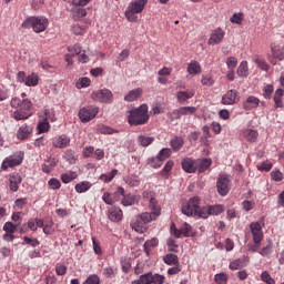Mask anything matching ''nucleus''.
<instances>
[{
	"mask_svg": "<svg viewBox=\"0 0 284 284\" xmlns=\"http://www.w3.org/2000/svg\"><path fill=\"white\" fill-rule=\"evenodd\" d=\"M145 6H148V0L131 1L124 13L128 21L136 23L139 21V17H136V14H141V12L145 10Z\"/></svg>",
	"mask_w": 284,
	"mask_h": 284,
	"instance_id": "7ed1b4c3",
	"label": "nucleus"
},
{
	"mask_svg": "<svg viewBox=\"0 0 284 284\" xmlns=\"http://www.w3.org/2000/svg\"><path fill=\"white\" fill-rule=\"evenodd\" d=\"M229 278L226 273H217L214 275V282L216 284H227Z\"/></svg>",
	"mask_w": 284,
	"mask_h": 284,
	"instance_id": "09e8293b",
	"label": "nucleus"
},
{
	"mask_svg": "<svg viewBox=\"0 0 284 284\" xmlns=\"http://www.w3.org/2000/svg\"><path fill=\"white\" fill-rule=\"evenodd\" d=\"M163 262L165 263V265H181V263L179 262V255L173 253L166 254L163 257Z\"/></svg>",
	"mask_w": 284,
	"mask_h": 284,
	"instance_id": "2f4dec72",
	"label": "nucleus"
},
{
	"mask_svg": "<svg viewBox=\"0 0 284 284\" xmlns=\"http://www.w3.org/2000/svg\"><path fill=\"white\" fill-rule=\"evenodd\" d=\"M122 205H124V207H130V205H135V203H139V196L134 195V194H126L125 193L122 195Z\"/></svg>",
	"mask_w": 284,
	"mask_h": 284,
	"instance_id": "b1692460",
	"label": "nucleus"
},
{
	"mask_svg": "<svg viewBox=\"0 0 284 284\" xmlns=\"http://www.w3.org/2000/svg\"><path fill=\"white\" fill-rule=\"evenodd\" d=\"M247 61H242L237 68L236 74L240 77H247Z\"/></svg>",
	"mask_w": 284,
	"mask_h": 284,
	"instance_id": "de8ad7c7",
	"label": "nucleus"
},
{
	"mask_svg": "<svg viewBox=\"0 0 284 284\" xmlns=\"http://www.w3.org/2000/svg\"><path fill=\"white\" fill-rule=\"evenodd\" d=\"M141 94H143V89H133L124 97V101L132 103V101H136V99H139Z\"/></svg>",
	"mask_w": 284,
	"mask_h": 284,
	"instance_id": "393cba45",
	"label": "nucleus"
},
{
	"mask_svg": "<svg viewBox=\"0 0 284 284\" xmlns=\"http://www.w3.org/2000/svg\"><path fill=\"white\" fill-rule=\"evenodd\" d=\"M223 39H225V31L221 28H216L211 32L207 43L209 45H219Z\"/></svg>",
	"mask_w": 284,
	"mask_h": 284,
	"instance_id": "4468645a",
	"label": "nucleus"
},
{
	"mask_svg": "<svg viewBox=\"0 0 284 284\" xmlns=\"http://www.w3.org/2000/svg\"><path fill=\"white\" fill-rule=\"evenodd\" d=\"M172 168H174V161L170 160L165 163L164 168L160 171V176L162 179H170V172H172Z\"/></svg>",
	"mask_w": 284,
	"mask_h": 284,
	"instance_id": "c85d7f7f",
	"label": "nucleus"
},
{
	"mask_svg": "<svg viewBox=\"0 0 284 284\" xmlns=\"http://www.w3.org/2000/svg\"><path fill=\"white\" fill-rule=\"evenodd\" d=\"M24 84L28 88H37L39 85V75L37 73L29 74L24 80Z\"/></svg>",
	"mask_w": 284,
	"mask_h": 284,
	"instance_id": "c756f323",
	"label": "nucleus"
},
{
	"mask_svg": "<svg viewBox=\"0 0 284 284\" xmlns=\"http://www.w3.org/2000/svg\"><path fill=\"white\" fill-rule=\"evenodd\" d=\"M149 110L148 104H141L139 108L129 111V125H145L150 121Z\"/></svg>",
	"mask_w": 284,
	"mask_h": 284,
	"instance_id": "f257e3e1",
	"label": "nucleus"
},
{
	"mask_svg": "<svg viewBox=\"0 0 284 284\" xmlns=\"http://www.w3.org/2000/svg\"><path fill=\"white\" fill-rule=\"evenodd\" d=\"M273 92H274V85L273 84H266L263 88V97H264V99H272Z\"/></svg>",
	"mask_w": 284,
	"mask_h": 284,
	"instance_id": "4d7b16f0",
	"label": "nucleus"
},
{
	"mask_svg": "<svg viewBox=\"0 0 284 284\" xmlns=\"http://www.w3.org/2000/svg\"><path fill=\"white\" fill-rule=\"evenodd\" d=\"M132 284H152V272L145 273L132 282Z\"/></svg>",
	"mask_w": 284,
	"mask_h": 284,
	"instance_id": "e433bc0d",
	"label": "nucleus"
},
{
	"mask_svg": "<svg viewBox=\"0 0 284 284\" xmlns=\"http://www.w3.org/2000/svg\"><path fill=\"white\" fill-rule=\"evenodd\" d=\"M195 92L194 90H186V91H179L176 93V99L180 103H183L187 101L189 99H192L194 97Z\"/></svg>",
	"mask_w": 284,
	"mask_h": 284,
	"instance_id": "a878e982",
	"label": "nucleus"
},
{
	"mask_svg": "<svg viewBox=\"0 0 284 284\" xmlns=\"http://www.w3.org/2000/svg\"><path fill=\"white\" fill-rule=\"evenodd\" d=\"M159 216V212H144L140 215H138L135 219H138L143 225H148V223H151V221H156Z\"/></svg>",
	"mask_w": 284,
	"mask_h": 284,
	"instance_id": "a211bd4d",
	"label": "nucleus"
},
{
	"mask_svg": "<svg viewBox=\"0 0 284 284\" xmlns=\"http://www.w3.org/2000/svg\"><path fill=\"white\" fill-rule=\"evenodd\" d=\"M201 83L202 85L212 88V85H214V78L212 77V74L202 75Z\"/></svg>",
	"mask_w": 284,
	"mask_h": 284,
	"instance_id": "3c124183",
	"label": "nucleus"
},
{
	"mask_svg": "<svg viewBox=\"0 0 284 284\" xmlns=\"http://www.w3.org/2000/svg\"><path fill=\"white\" fill-rule=\"evenodd\" d=\"M261 256H270L272 254V242H270L266 246L258 251Z\"/></svg>",
	"mask_w": 284,
	"mask_h": 284,
	"instance_id": "338daca9",
	"label": "nucleus"
},
{
	"mask_svg": "<svg viewBox=\"0 0 284 284\" xmlns=\"http://www.w3.org/2000/svg\"><path fill=\"white\" fill-rule=\"evenodd\" d=\"M159 245V239L153 237L151 240H148L144 243V252L146 254V256H150V250H152V247H156Z\"/></svg>",
	"mask_w": 284,
	"mask_h": 284,
	"instance_id": "4c0bfd02",
	"label": "nucleus"
},
{
	"mask_svg": "<svg viewBox=\"0 0 284 284\" xmlns=\"http://www.w3.org/2000/svg\"><path fill=\"white\" fill-rule=\"evenodd\" d=\"M186 72H189V74H200L201 72V64L193 60L187 64V69Z\"/></svg>",
	"mask_w": 284,
	"mask_h": 284,
	"instance_id": "f704fd0d",
	"label": "nucleus"
},
{
	"mask_svg": "<svg viewBox=\"0 0 284 284\" xmlns=\"http://www.w3.org/2000/svg\"><path fill=\"white\" fill-rule=\"evenodd\" d=\"M165 283V277L161 274H152V284H163Z\"/></svg>",
	"mask_w": 284,
	"mask_h": 284,
	"instance_id": "774afa93",
	"label": "nucleus"
},
{
	"mask_svg": "<svg viewBox=\"0 0 284 284\" xmlns=\"http://www.w3.org/2000/svg\"><path fill=\"white\" fill-rule=\"evenodd\" d=\"M241 101V95L239 94V91L232 89L229 90L223 97H222V104L223 105H234V103H239Z\"/></svg>",
	"mask_w": 284,
	"mask_h": 284,
	"instance_id": "9b49d317",
	"label": "nucleus"
},
{
	"mask_svg": "<svg viewBox=\"0 0 284 284\" xmlns=\"http://www.w3.org/2000/svg\"><path fill=\"white\" fill-rule=\"evenodd\" d=\"M179 110L181 116H190L196 112V106H181Z\"/></svg>",
	"mask_w": 284,
	"mask_h": 284,
	"instance_id": "a18cd8bd",
	"label": "nucleus"
},
{
	"mask_svg": "<svg viewBox=\"0 0 284 284\" xmlns=\"http://www.w3.org/2000/svg\"><path fill=\"white\" fill-rule=\"evenodd\" d=\"M158 156L161 159V161H165L166 159H170L172 156V149L164 148L159 153Z\"/></svg>",
	"mask_w": 284,
	"mask_h": 284,
	"instance_id": "603ef678",
	"label": "nucleus"
},
{
	"mask_svg": "<svg viewBox=\"0 0 284 284\" xmlns=\"http://www.w3.org/2000/svg\"><path fill=\"white\" fill-rule=\"evenodd\" d=\"M21 163H23V156H21V154H13L2 161L1 170L6 172L8 168H17V165H21Z\"/></svg>",
	"mask_w": 284,
	"mask_h": 284,
	"instance_id": "9d476101",
	"label": "nucleus"
},
{
	"mask_svg": "<svg viewBox=\"0 0 284 284\" xmlns=\"http://www.w3.org/2000/svg\"><path fill=\"white\" fill-rule=\"evenodd\" d=\"M182 236H192V225H190L187 222H184L181 227Z\"/></svg>",
	"mask_w": 284,
	"mask_h": 284,
	"instance_id": "8fccbe9b",
	"label": "nucleus"
},
{
	"mask_svg": "<svg viewBox=\"0 0 284 284\" xmlns=\"http://www.w3.org/2000/svg\"><path fill=\"white\" fill-rule=\"evenodd\" d=\"M149 207L152 210V212H158V216H161V206H159L154 197L149 200Z\"/></svg>",
	"mask_w": 284,
	"mask_h": 284,
	"instance_id": "5fc2aeb1",
	"label": "nucleus"
},
{
	"mask_svg": "<svg viewBox=\"0 0 284 284\" xmlns=\"http://www.w3.org/2000/svg\"><path fill=\"white\" fill-rule=\"evenodd\" d=\"M92 187V183L88 181L80 182L75 184L74 190L78 192V194H84V192H88Z\"/></svg>",
	"mask_w": 284,
	"mask_h": 284,
	"instance_id": "473e14b6",
	"label": "nucleus"
},
{
	"mask_svg": "<svg viewBox=\"0 0 284 284\" xmlns=\"http://www.w3.org/2000/svg\"><path fill=\"white\" fill-rule=\"evenodd\" d=\"M108 217L113 223H119L123 219V211L119 207H111L108 212Z\"/></svg>",
	"mask_w": 284,
	"mask_h": 284,
	"instance_id": "412c9836",
	"label": "nucleus"
},
{
	"mask_svg": "<svg viewBox=\"0 0 284 284\" xmlns=\"http://www.w3.org/2000/svg\"><path fill=\"white\" fill-rule=\"evenodd\" d=\"M241 138L244 141H248V143H256V139H258V131L254 129H244L241 131Z\"/></svg>",
	"mask_w": 284,
	"mask_h": 284,
	"instance_id": "dca6fc26",
	"label": "nucleus"
},
{
	"mask_svg": "<svg viewBox=\"0 0 284 284\" xmlns=\"http://www.w3.org/2000/svg\"><path fill=\"white\" fill-rule=\"evenodd\" d=\"M231 23H236L237 26H241L243 23V13H234L231 19Z\"/></svg>",
	"mask_w": 284,
	"mask_h": 284,
	"instance_id": "0e129e2a",
	"label": "nucleus"
},
{
	"mask_svg": "<svg viewBox=\"0 0 284 284\" xmlns=\"http://www.w3.org/2000/svg\"><path fill=\"white\" fill-rule=\"evenodd\" d=\"M99 114V108L94 105L83 106L79 111V119L82 123H89L92 119H95Z\"/></svg>",
	"mask_w": 284,
	"mask_h": 284,
	"instance_id": "6e6552de",
	"label": "nucleus"
},
{
	"mask_svg": "<svg viewBox=\"0 0 284 284\" xmlns=\"http://www.w3.org/2000/svg\"><path fill=\"white\" fill-rule=\"evenodd\" d=\"M223 212H225V207L222 204L209 205L210 216H219V214H223Z\"/></svg>",
	"mask_w": 284,
	"mask_h": 284,
	"instance_id": "72a5a7b5",
	"label": "nucleus"
},
{
	"mask_svg": "<svg viewBox=\"0 0 284 284\" xmlns=\"http://www.w3.org/2000/svg\"><path fill=\"white\" fill-rule=\"evenodd\" d=\"M33 105L29 99H23L20 109L14 111L12 116L16 121H26L32 114Z\"/></svg>",
	"mask_w": 284,
	"mask_h": 284,
	"instance_id": "39448f33",
	"label": "nucleus"
},
{
	"mask_svg": "<svg viewBox=\"0 0 284 284\" xmlns=\"http://www.w3.org/2000/svg\"><path fill=\"white\" fill-rule=\"evenodd\" d=\"M68 51L70 52L71 57H79L83 50H81V47L79 44H74L73 47H68Z\"/></svg>",
	"mask_w": 284,
	"mask_h": 284,
	"instance_id": "bf43d9fd",
	"label": "nucleus"
},
{
	"mask_svg": "<svg viewBox=\"0 0 284 284\" xmlns=\"http://www.w3.org/2000/svg\"><path fill=\"white\" fill-rule=\"evenodd\" d=\"M91 99H93V101H99L100 103H112V101H114V95L112 94L111 90L101 89L94 91L91 94Z\"/></svg>",
	"mask_w": 284,
	"mask_h": 284,
	"instance_id": "1a4fd4ad",
	"label": "nucleus"
},
{
	"mask_svg": "<svg viewBox=\"0 0 284 284\" xmlns=\"http://www.w3.org/2000/svg\"><path fill=\"white\" fill-rule=\"evenodd\" d=\"M88 14V11L83 8H77L72 11V19L74 21H81V19H83V17H85Z\"/></svg>",
	"mask_w": 284,
	"mask_h": 284,
	"instance_id": "ea45409f",
	"label": "nucleus"
},
{
	"mask_svg": "<svg viewBox=\"0 0 284 284\" xmlns=\"http://www.w3.org/2000/svg\"><path fill=\"white\" fill-rule=\"evenodd\" d=\"M79 175L77 174V172L74 171H70L69 173H63L61 175V181L62 183H72V181H74Z\"/></svg>",
	"mask_w": 284,
	"mask_h": 284,
	"instance_id": "a19ab883",
	"label": "nucleus"
},
{
	"mask_svg": "<svg viewBox=\"0 0 284 284\" xmlns=\"http://www.w3.org/2000/svg\"><path fill=\"white\" fill-rule=\"evenodd\" d=\"M53 148H68L70 145V138L68 135H59L52 139Z\"/></svg>",
	"mask_w": 284,
	"mask_h": 284,
	"instance_id": "6ab92c4d",
	"label": "nucleus"
},
{
	"mask_svg": "<svg viewBox=\"0 0 284 284\" xmlns=\"http://www.w3.org/2000/svg\"><path fill=\"white\" fill-rule=\"evenodd\" d=\"M271 52L273 55V58L270 59L272 65H276V60L284 61V47H281L278 44H272Z\"/></svg>",
	"mask_w": 284,
	"mask_h": 284,
	"instance_id": "ddd939ff",
	"label": "nucleus"
},
{
	"mask_svg": "<svg viewBox=\"0 0 284 284\" xmlns=\"http://www.w3.org/2000/svg\"><path fill=\"white\" fill-rule=\"evenodd\" d=\"M82 284H101V278L97 274L89 275Z\"/></svg>",
	"mask_w": 284,
	"mask_h": 284,
	"instance_id": "13d9d810",
	"label": "nucleus"
},
{
	"mask_svg": "<svg viewBox=\"0 0 284 284\" xmlns=\"http://www.w3.org/2000/svg\"><path fill=\"white\" fill-rule=\"evenodd\" d=\"M126 185H130L131 187H139L141 185V180L138 175H131L125 179Z\"/></svg>",
	"mask_w": 284,
	"mask_h": 284,
	"instance_id": "37998d69",
	"label": "nucleus"
},
{
	"mask_svg": "<svg viewBox=\"0 0 284 284\" xmlns=\"http://www.w3.org/2000/svg\"><path fill=\"white\" fill-rule=\"evenodd\" d=\"M131 227L134 230V232H138V234H144V232H148L145 224H143V222L139 221L136 217L135 221L131 223Z\"/></svg>",
	"mask_w": 284,
	"mask_h": 284,
	"instance_id": "7c9ffc66",
	"label": "nucleus"
},
{
	"mask_svg": "<svg viewBox=\"0 0 284 284\" xmlns=\"http://www.w3.org/2000/svg\"><path fill=\"white\" fill-rule=\"evenodd\" d=\"M118 172H119V170L113 169L111 172H109L106 174H101L100 181H103V183H110V181H112V179H114V176H116Z\"/></svg>",
	"mask_w": 284,
	"mask_h": 284,
	"instance_id": "79ce46f5",
	"label": "nucleus"
},
{
	"mask_svg": "<svg viewBox=\"0 0 284 284\" xmlns=\"http://www.w3.org/2000/svg\"><path fill=\"white\" fill-rule=\"evenodd\" d=\"M23 179L19 173H11L9 175V187L11 192H19V185H21V182Z\"/></svg>",
	"mask_w": 284,
	"mask_h": 284,
	"instance_id": "f3484780",
	"label": "nucleus"
},
{
	"mask_svg": "<svg viewBox=\"0 0 284 284\" xmlns=\"http://www.w3.org/2000/svg\"><path fill=\"white\" fill-rule=\"evenodd\" d=\"M211 165H212L211 159H203L200 162V172H205V170H207Z\"/></svg>",
	"mask_w": 284,
	"mask_h": 284,
	"instance_id": "e2e57ef3",
	"label": "nucleus"
},
{
	"mask_svg": "<svg viewBox=\"0 0 284 284\" xmlns=\"http://www.w3.org/2000/svg\"><path fill=\"white\" fill-rule=\"evenodd\" d=\"M283 97H284V91L283 89H277L275 91L273 101H274V108L278 109V108H283Z\"/></svg>",
	"mask_w": 284,
	"mask_h": 284,
	"instance_id": "bb28decb",
	"label": "nucleus"
},
{
	"mask_svg": "<svg viewBox=\"0 0 284 284\" xmlns=\"http://www.w3.org/2000/svg\"><path fill=\"white\" fill-rule=\"evenodd\" d=\"M261 281L266 284H276V281L272 277V275H270L267 271L262 272Z\"/></svg>",
	"mask_w": 284,
	"mask_h": 284,
	"instance_id": "864d4df0",
	"label": "nucleus"
},
{
	"mask_svg": "<svg viewBox=\"0 0 284 284\" xmlns=\"http://www.w3.org/2000/svg\"><path fill=\"white\" fill-rule=\"evenodd\" d=\"M48 185L51 190H61V181H59V179L52 178L49 180Z\"/></svg>",
	"mask_w": 284,
	"mask_h": 284,
	"instance_id": "680f3d73",
	"label": "nucleus"
},
{
	"mask_svg": "<svg viewBox=\"0 0 284 284\" xmlns=\"http://www.w3.org/2000/svg\"><path fill=\"white\" fill-rule=\"evenodd\" d=\"M248 263H250V257L243 256V257L231 261L229 264V270H231V272H236V270H243V267H247Z\"/></svg>",
	"mask_w": 284,
	"mask_h": 284,
	"instance_id": "2eb2a0df",
	"label": "nucleus"
},
{
	"mask_svg": "<svg viewBox=\"0 0 284 284\" xmlns=\"http://www.w3.org/2000/svg\"><path fill=\"white\" fill-rule=\"evenodd\" d=\"M199 205H201V197H191L185 204L182 205V214H185V216H195Z\"/></svg>",
	"mask_w": 284,
	"mask_h": 284,
	"instance_id": "0eeeda50",
	"label": "nucleus"
},
{
	"mask_svg": "<svg viewBox=\"0 0 284 284\" xmlns=\"http://www.w3.org/2000/svg\"><path fill=\"white\" fill-rule=\"evenodd\" d=\"M185 141L181 136H174L170 141V145L174 152H179L183 148Z\"/></svg>",
	"mask_w": 284,
	"mask_h": 284,
	"instance_id": "cd10ccee",
	"label": "nucleus"
},
{
	"mask_svg": "<svg viewBox=\"0 0 284 284\" xmlns=\"http://www.w3.org/2000/svg\"><path fill=\"white\" fill-rule=\"evenodd\" d=\"M258 103H261V100H258V98L250 95L243 103V108L244 110H254L255 108H258Z\"/></svg>",
	"mask_w": 284,
	"mask_h": 284,
	"instance_id": "5701e85b",
	"label": "nucleus"
},
{
	"mask_svg": "<svg viewBox=\"0 0 284 284\" xmlns=\"http://www.w3.org/2000/svg\"><path fill=\"white\" fill-rule=\"evenodd\" d=\"M196 162L190 158L182 160V170L187 174H194L196 172Z\"/></svg>",
	"mask_w": 284,
	"mask_h": 284,
	"instance_id": "aec40b11",
	"label": "nucleus"
},
{
	"mask_svg": "<svg viewBox=\"0 0 284 284\" xmlns=\"http://www.w3.org/2000/svg\"><path fill=\"white\" fill-rule=\"evenodd\" d=\"M195 216H199V219H207V216H210V206L200 207L199 205Z\"/></svg>",
	"mask_w": 284,
	"mask_h": 284,
	"instance_id": "c03bdc74",
	"label": "nucleus"
},
{
	"mask_svg": "<svg viewBox=\"0 0 284 284\" xmlns=\"http://www.w3.org/2000/svg\"><path fill=\"white\" fill-rule=\"evenodd\" d=\"M32 134V129L28 124H23L19 128L17 132V138L19 141H26Z\"/></svg>",
	"mask_w": 284,
	"mask_h": 284,
	"instance_id": "4be33fe9",
	"label": "nucleus"
},
{
	"mask_svg": "<svg viewBox=\"0 0 284 284\" xmlns=\"http://www.w3.org/2000/svg\"><path fill=\"white\" fill-rule=\"evenodd\" d=\"M118 270L114 266H108L103 268V276L106 278H114L116 276Z\"/></svg>",
	"mask_w": 284,
	"mask_h": 284,
	"instance_id": "49530a36",
	"label": "nucleus"
},
{
	"mask_svg": "<svg viewBox=\"0 0 284 284\" xmlns=\"http://www.w3.org/2000/svg\"><path fill=\"white\" fill-rule=\"evenodd\" d=\"M138 143L141 144L142 148H148L154 143V136L139 135Z\"/></svg>",
	"mask_w": 284,
	"mask_h": 284,
	"instance_id": "c9c22d12",
	"label": "nucleus"
},
{
	"mask_svg": "<svg viewBox=\"0 0 284 284\" xmlns=\"http://www.w3.org/2000/svg\"><path fill=\"white\" fill-rule=\"evenodd\" d=\"M98 132H100V134H114V133H116V132H119V131H116V130H114V129H112V128H110V126H108V125H99L98 126Z\"/></svg>",
	"mask_w": 284,
	"mask_h": 284,
	"instance_id": "6e6d98bb",
	"label": "nucleus"
},
{
	"mask_svg": "<svg viewBox=\"0 0 284 284\" xmlns=\"http://www.w3.org/2000/svg\"><path fill=\"white\" fill-rule=\"evenodd\" d=\"M38 130L40 133L48 132V130H50V122L48 120H43L38 124Z\"/></svg>",
	"mask_w": 284,
	"mask_h": 284,
	"instance_id": "69168bd1",
	"label": "nucleus"
},
{
	"mask_svg": "<svg viewBox=\"0 0 284 284\" xmlns=\"http://www.w3.org/2000/svg\"><path fill=\"white\" fill-rule=\"evenodd\" d=\"M48 26H50V21H48V18L43 16L29 17L22 22V28L24 30H30V28H32L33 32L37 34L45 32V30H48Z\"/></svg>",
	"mask_w": 284,
	"mask_h": 284,
	"instance_id": "f03ea898",
	"label": "nucleus"
},
{
	"mask_svg": "<svg viewBox=\"0 0 284 284\" xmlns=\"http://www.w3.org/2000/svg\"><path fill=\"white\" fill-rule=\"evenodd\" d=\"M146 163H148V165H150V168H153L154 170H159V168H161V165H163V162L161 161L159 155L149 158Z\"/></svg>",
	"mask_w": 284,
	"mask_h": 284,
	"instance_id": "58836bf2",
	"label": "nucleus"
},
{
	"mask_svg": "<svg viewBox=\"0 0 284 284\" xmlns=\"http://www.w3.org/2000/svg\"><path fill=\"white\" fill-rule=\"evenodd\" d=\"M232 187V181H230V175L221 174L216 181V190L220 196H227L230 194V189Z\"/></svg>",
	"mask_w": 284,
	"mask_h": 284,
	"instance_id": "423d86ee",
	"label": "nucleus"
},
{
	"mask_svg": "<svg viewBox=\"0 0 284 284\" xmlns=\"http://www.w3.org/2000/svg\"><path fill=\"white\" fill-rule=\"evenodd\" d=\"M124 194L125 190L119 186L114 194H111L109 192L104 193L102 200L106 205H113L114 203H116V201H119V196H123Z\"/></svg>",
	"mask_w": 284,
	"mask_h": 284,
	"instance_id": "f8f14e48",
	"label": "nucleus"
},
{
	"mask_svg": "<svg viewBox=\"0 0 284 284\" xmlns=\"http://www.w3.org/2000/svg\"><path fill=\"white\" fill-rule=\"evenodd\" d=\"M250 230L254 243L251 246V252H258V247H261V242L263 241V225L261 222H252L250 224Z\"/></svg>",
	"mask_w": 284,
	"mask_h": 284,
	"instance_id": "20e7f679",
	"label": "nucleus"
},
{
	"mask_svg": "<svg viewBox=\"0 0 284 284\" xmlns=\"http://www.w3.org/2000/svg\"><path fill=\"white\" fill-rule=\"evenodd\" d=\"M91 83H92V81L90 80V78H82L77 83V88H78V90H81V88H90Z\"/></svg>",
	"mask_w": 284,
	"mask_h": 284,
	"instance_id": "052dcab7",
	"label": "nucleus"
}]
</instances>
